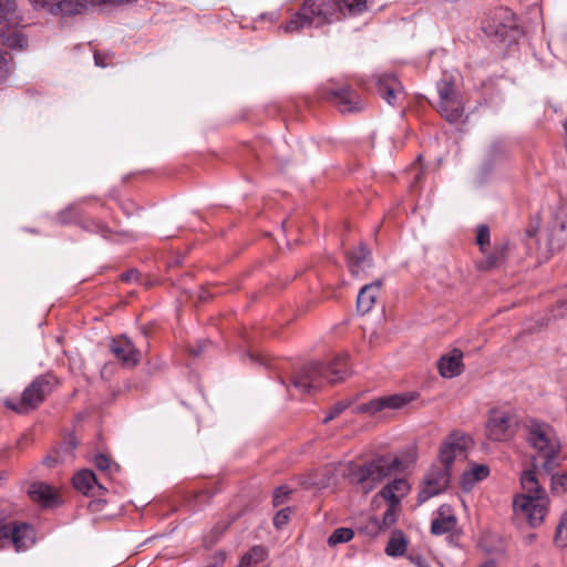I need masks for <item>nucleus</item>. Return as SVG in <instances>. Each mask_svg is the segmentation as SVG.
<instances>
[{
    "label": "nucleus",
    "instance_id": "obj_1",
    "mask_svg": "<svg viewBox=\"0 0 567 567\" xmlns=\"http://www.w3.org/2000/svg\"><path fill=\"white\" fill-rule=\"evenodd\" d=\"M527 441L538 452L534 460V468L525 471L520 484L526 494L517 495L513 501V509L517 517L525 519L529 526L538 527L548 513V497L540 486L536 468L550 473L559 463L560 442L554 430L545 423L532 422L528 426Z\"/></svg>",
    "mask_w": 567,
    "mask_h": 567
},
{
    "label": "nucleus",
    "instance_id": "obj_2",
    "mask_svg": "<svg viewBox=\"0 0 567 567\" xmlns=\"http://www.w3.org/2000/svg\"><path fill=\"white\" fill-rule=\"evenodd\" d=\"M348 372V355L338 354L328 365L312 362L300 367L292 374L290 384L301 394L311 393L320 389L324 381L331 384L342 381Z\"/></svg>",
    "mask_w": 567,
    "mask_h": 567
},
{
    "label": "nucleus",
    "instance_id": "obj_3",
    "mask_svg": "<svg viewBox=\"0 0 567 567\" xmlns=\"http://www.w3.org/2000/svg\"><path fill=\"white\" fill-rule=\"evenodd\" d=\"M339 19L340 12L334 0H305L299 10L280 29L291 33L306 27H323Z\"/></svg>",
    "mask_w": 567,
    "mask_h": 567
},
{
    "label": "nucleus",
    "instance_id": "obj_4",
    "mask_svg": "<svg viewBox=\"0 0 567 567\" xmlns=\"http://www.w3.org/2000/svg\"><path fill=\"white\" fill-rule=\"evenodd\" d=\"M401 461L391 454L380 455L362 464L349 465V480L364 493L374 489L384 478L399 470Z\"/></svg>",
    "mask_w": 567,
    "mask_h": 567
},
{
    "label": "nucleus",
    "instance_id": "obj_5",
    "mask_svg": "<svg viewBox=\"0 0 567 567\" xmlns=\"http://www.w3.org/2000/svg\"><path fill=\"white\" fill-rule=\"evenodd\" d=\"M58 385L59 380L55 375L41 374L24 389L19 400H6L4 404L19 414H27L42 404Z\"/></svg>",
    "mask_w": 567,
    "mask_h": 567
},
{
    "label": "nucleus",
    "instance_id": "obj_6",
    "mask_svg": "<svg viewBox=\"0 0 567 567\" xmlns=\"http://www.w3.org/2000/svg\"><path fill=\"white\" fill-rule=\"evenodd\" d=\"M317 97L332 104L341 113L359 112L364 109L363 100L349 84L338 85L333 81H328L318 87Z\"/></svg>",
    "mask_w": 567,
    "mask_h": 567
},
{
    "label": "nucleus",
    "instance_id": "obj_7",
    "mask_svg": "<svg viewBox=\"0 0 567 567\" xmlns=\"http://www.w3.org/2000/svg\"><path fill=\"white\" fill-rule=\"evenodd\" d=\"M439 100L435 104L437 112L450 123L458 122L464 115L462 96L455 89L451 76H444L437 84Z\"/></svg>",
    "mask_w": 567,
    "mask_h": 567
},
{
    "label": "nucleus",
    "instance_id": "obj_8",
    "mask_svg": "<svg viewBox=\"0 0 567 567\" xmlns=\"http://www.w3.org/2000/svg\"><path fill=\"white\" fill-rule=\"evenodd\" d=\"M35 542L34 529L27 523L4 522L0 518V548L12 545L22 551Z\"/></svg>",
    "mask_w": 567,
    "mask_h": 567
},
{
    "label": "nucleus",
    "instance_id": "obj_9",
    "mask_svg": "<svg viewBox=\"0 0 567 567\" xmlns=\"http://www.w3.org/2000/svg\"><path fill=\"white\" fill-rule=\"evenodd\" d=\"M472 445L473 441L470 436L461 432H452L440 446L439 456L442 467L452 473L453 463L465 460Z\"/></svg>",
    "mask_w": 567,
    "mask_h": 567
},
{
    "label": "nucleus",
    "instance_id": "obj_10",
    "mask_svg": "<svg viewBox=\"0 0 567 567\" xmlns=\"http://www.w3.org/2000/svg\"><path fill=\"white\" fill-rule=\"evenodd\" d=\"M517 420L509 410L494 409L486 424L487 436L493 441H507L514 435Z\"/></svg>",
    "mask_w": 567,
    "mask_h": 567
},
{
    "label": "nucleus",
    "instance_id": "obj_11",
    "mask_svg": "<svg viewBox=\"0 0 567 567\" xmlns=\"http://www.w3.org/2000/svg\"><path fill=\"white\" fill-rule=\"evenodd\" d=\"M452 473L444 467L431 470L424 477L417 495V503L422 504L431 497L439 495L447 487Z\"/></svg>",
    "mask_w": 567,
    "mask_h": 567
},
{
    "label": "nucleus",
    "instance_id": "obj_12",
    "mask_svg": "<svg viewBox=\"0 0 567 567\" xmlns=\"http://www.w3.org/2000/svg\"><path fill=\"white\" fill-rule=\"evenodd\" d=\"M110 351L125 368H133L141 361V351L125 336L115 338L110 343Z\"/></svg>",
    "mask_w": 567,
    "mask_h": 567
},
{
    "label": "nucleus",
    "instance_id": "obj_13",
    "mask_svg": "<svg viewBox=\"0 0 567 567\" xmlns=\"http://www.w3.org/2000/svg\"><path fill=\"white\" fill-rule=\"evenodd\" d=\"M413 400V395L404 394H392L388 396H380L371 400L368 403L362 404L359 410L364 413L374 414L384 409L398 410L403 408L405 404Z\"/></svg>",
    "mask_w": 567,
    "mask_h": 567
},
{
    "label": "nucleus",
    "instance_id": "obj_14",
    "mask_svg": "<svg viewBox=\"0 0 567 567\" xmlns=\"http://www.w3.org/2000/svg\"><path fill=\"white\" fill-rule=\"evenodd\" d=\"M378 94L390 105H395L403 96V87L400 81L392 74H382L377 81Z\"/></svg>",
    "mask_w": 567,
    "mask_h": 567
},
{
    "label": "nucleus",
    "instance_id": "obj_15",
    "mask_svg": "<svg viewBox=\"0 0 567 567\" xmlns=\"http://www.w3.org/2000/svg\"><path fill=\"white\" fill-rule=\"evenodd\" d=\"M463 352L458 349H453L447 354L441 357L437 362L440 374L443 378H454L463 372Z\"/></svg>",
    "mask_w": 567,
    "mask_h": 567
},
{
    "label": "nucleus",
    "instance_id": "obj_16",
    "mask_svg": "<svg viewBox=\"0 0 567 567\" xmlns=\"http://www.w3.org/2000/svg\"><path fill=\"white\" fill-rule=\"evenodd\" d=\"M381 287L382 280L378 279L360 289L357 298V309L360 313L365 315L372 310L379 297Z\"/></svg>",
    "mask_w": 567,
    "mask_h": 567
},
{
    "label": "nucleus",
    "instance_id": "obj_17",
    "mask_svg": "<svg viewBox=\"0 0 567 567\" xmlns=\"http://www.w3.org/2000/svg\"><path fill=\"white\" fill-rule=\"evenodd\" d=\"M456 526V517L452 514L449 505H441L437 511V517L431 523V533L443 535L452 532Z\"/></svg>",
    "mask_w": 567,
    "mask_h": 567
},
{
    "label": "nucleus",
    "instance_id": "obj_18",
    "mask_svg": "<svg viewBox=\"0 0 567 567\" xmlns=\"http://www.w3.org/2000/svg\"><path fill=\"white\" fill-rule=\"evenodd\" d=\"M28 493L33 502L41 504L43 507H51L56 503V491L45 483L39 482L31 484Z\"/></svg>",
    "mask_w": 567,
    "mask_h": 567
},
{
    "label": "nucleus",
    "instance_id": "obj_19",
    "mask_svg": "<svg viewBox=\"0 0 567 567\" xmlns=\"http://www.w3.org/2000/svg\"><path fill=\"white\" fill-rule=\"evenodd\" d=\"M371 265V254L365 246L360 245L348 252V266L353 276H359L365 268H370Z\"/></svg>",
    "mask_w": 567,
    "mask_h": 567
},
{
    "label": "nucleus",
    "instance_id": "obj_20",
    "mask_svg": "<svg viewBox=\"0 0 567 567\" xmlns=\"http://www.w3.org/2000/svg\"><path fill=\"white\" fill-rule=\"evenodd\" d=\"M74 487L85 494L95 495L96 491L103 489L102 485L97 483L96 476L91 470H82L73 476Z\"/></svg>",
    "mask_w": 567,
    "mask_h": 567
},
{
    "label": "nucleus",
    "instance_id": "obj_21",
    "mask_svg": "<svg viewBox=\"0 0 567 567\" xmlns=\"http://www.w3.org/2000/svg\"><path fill=\"white\" fill-rule=\"evenodd\" d=\"M410 491L409 483L403 480H394L393 482L385 485L379 494L375 496H380L386 502L396 503L401 505V498L408 494Z\"/></svg>",
    "mask_w": 567,
    "mask_h": 567
},
{
    "label": "nucleus",
    "instance_id": "obj_22",
    "mask_svg": "<svg viewBox=\"0 0 567 567\" xmlns=\"http://www.w3.org/2000/svg\"><path fill=\"white\" fill-rule=\"evenodd\" d=\"M489 475V468L485 464H474L468 471L464 472L461 478L463 491H471L477 482L485 480Z\"/></svg>",
    "mask_w": 567,
    "mask_h": 567
},
{
    "label": "nucleus",
    "instance_id": "obj_23",
    "mask_svg": "<svg viewBox=\"0 0 567 567\" xmlns=\"http://www.w3.org/2000/svg\"><path fill=\"white\" fill-rule=\"evenodd\" d=\"M268 557V550L261 545L251 547L240 559L238 567H255Z\"/></svg>",
    "mask_w": 567,
    "mask_h": 567
},
{
    "label": "nucleus",
    "instance_id": "obj_24",
    "mask_svg": "<svg viewBox=\"0 0 567 567\" xmlns=\"http://www.w3.org/2000/svg\"><path fill=\"white\" fill-rule=\"evenodd\" d=\"M408 542L401 530H395L392 533L386 547L385 554L388 556L398 557L402 556L406 550Z\"/></svg>",
    "mask_w": 567,
    "mask_h": 567
},
{
    "label": "nucleus",
    "instance_id": "obj_25",
    "mask_svg": "<svg viewBox=\"0 0 567 567\" xmlns=\"http://www.w3.org/2000/svg\"><path fill=\"white\" fill-rule=\"evenodd\" d=\"M95 0H61L58 8L62 14L73 16L82 13L89 4H93Z\"/></svg>",
    "mask_w": 567,
    "mask_h": 567
},
{
    "label": "nucleus",
    "instance_id": "obj_26",
    "mask_svg": "<svg viewBox=\"0 0 567 567\" xmlns=\"http://www.w3.org/2000/svg\"><path fill=\"white\" fill-rule=\"evenodd\" d=\"M20 16L14 0H0V23L18 24Z\"/></svg>",
    "mask_w": 567,
    "mask_h": 567
},
{
    "label": "nucleus",
    "instance_id": "obj_27",
    "mask_svg": "<svg viewBox=\"0 0 567 567\" xmlns=\"http://www.w3.org/2000/svg\"><path fill=\"white\" fill-rule=\"evenodd\" d=\"M2 44L8 49H23L27 44L25 38L16 29L8 28L1 32Z\"/></svg>",
    "mask_w": 567,
    "mask_h": 567
},
{
    "label": "nucleus",
    "instance_id": "obj_28",
    "mask_svg": "<svg viewBox=\"0 0 567 567\" xmlns=\"http://www.w3.org/2000/svg\"><path fill=\"white\" fill-rule=\"evenodd\" d=\"M80 226L89 233L101 235L103 238H109L110 235L112 234V230L110 229V227L106 224H104L102 221H97L92 218L83 219L80 223Z\"/></svg>",
    "mask_w": 567,
    "mask_h": 567
},
{
    "label": "nucleus",
    "instance_id": "obj_29",
    "mask_svg": "<svg viewBox=\"0 0 567 567\" xmlns=\"http://www.w3.org/2000/svg\"><path fill=\"white\" fill-rule=\"evenodd\" d=\"M338 4L340 14L347 10L350 14H358L368 8L370 0H334Z\"/></svg>",
    "mask_w": 567,
    "mask_h": 567
},
{
    "label": "nucleus",
    "instance_id": "obj_30",
    "mask_svg": "<svg viewBox=\"0 0 567 567\" xmlns=\"http://www.w3.org/2000/svg\"><path fill=\"white\" fill-rule=\"evenodd\" d=\"M400 512V504L388 502V508L383 514L382 520H380L383 532L389 529L396 522Z\"/></svg>",
    "mask_w": 567,
    "mask_h": 567
},
{
    "label": "nucleus",
    "instance_id": "obj_31",
    "mask_svg": "<svg viewBox=\"0 0 567 567\" xmlns=\"http://www.w3.org/2000/svg\"><path fill=\"white\" fill-rule=\"evenodd\" d=\"M554 543L558 547H567V509L563 513L560 520L556 527Z\"/></svg>",
    "mask_w": 567,
    "mask_h": 567
},
{
    "label": "nucleus",
    "instance_id": "obj_32",
    "mask_svg": "<svg viewBox=\"0 0 567 567\" xmlns=\"http://www.w3.org/2000/svg\"><path fill=\"white\" fill-rule=\"evenodd\" d=\"M505 249L495 248L486 258L480 264L482 270H488L497 267L504 259Z\"/></svg>",
    "mask_w": 567,
    "mask_h": 567
},
{
    "label": "nucleus",
    "instance_id": "obj_33",
    "mask_svg": "<svg viewBox=\"0 0 567 567\" xmlns=\"http://www.w3.org/2000/svg\"><path fill=\"white\" fill-rule=\"evenodd\" d=\"M353 530L351 528L340 527L337 528L328 538L330 546L347 543L353 538Z\"/></svg>",
    "mask_w": 567,
    "mask_h": 567
},
{
    "label": "nucleus",
    "instance_id": "obj_34",
    "mask_svg": "<svg viewBox=\"0 0 567 567\" xmlns=\"http://www.w3.org/2000/svg\"><path fill=\"white\" fill-rule=\"evenodd\" d=\"M231 523L233 519L217 522L215 526L212 528L209 535L206 537V543H208L209 546L216 544Z\"/></svg>",
    "mask_w": 567,
    "mask_h": 567
},
{
    "label": "nucleus",
    "instance_id": "obj_35",
    "mask_svg": "<svg viewBox=\"0 0 567 567\" xmlns=\"http://www.w3.org/2000/svg\"><path fill=\"white\" fill-rule=\"evenodd\" d=\"M11 54L0 50V84L9 78L11 73Z\"/></svg>",
    "mask_w": 567,
    "mask_h": 567
},
{
    "label": "nucleus",
    "instance_id": "obj_36",
    "mask_svg": "<svg viewBox=\"0 0 567 567\" xmlns=\"http://www.w3.org/2000/svg\"><path fill=\"white\" fill-rule=\"evenodd\" d=\"M76 447L74 440H69L54 450H60L59 454H55L60 458V463L69 462L73 458V452Z\"/></svg>",
    "mask_w": 567,
    "mask_h": 567
},
{
    "label": "nucleus",
    "instance_id": "obj_37",
    "mask_svg": "<svg viewBox=\"0 0 567 567\" xmlns=\"http://www.w3.org/2000/svg\"><path fill=\"white\" fill-rule=\"evenodd\" d=\"M361 530L371 537H375L383 532L380 520L373 516L367 519L364 525L361 527Z\"/></svg>",
    "mask_w": 567,
    "mask_h": 567
},
{
    "label": "nucleus",
    "instance_id": "obj_38",
    "mask_svg": "<svg viewBox=\"0 0 567 567\" xmlns=\"http://www.w3.org/2000/svg\"><path fill=\"white\" fill-rule=\"evenodd\" d=\"M550 489H551V493L558 494V495L567 492V473L554 475L551 477Z\"/></svg>",
    "mask_w": 567,
    "mask_h": 567
},
{
    "label": "nucleus",
    "instance_id": "obj_39",
    "mask_svg": "<svg viewBox=\"0 0 567 567\" xmlns=\"http://www.w3.org/2000/svg\"><path fill=\"white\" fill-rule=\"evenodd\" d=\"M350 403L344 401L337 402L326 414L323 423L327 424L349 408Z\"/></svg>",
    "mask_w": 567,
    "mask_h": 567
},
{
    "label": "nucleus",
    "instance_id": "obj_40",
    "mask_svg": "<svg viewBox=\"0 0 567 567\" xmlns=\"http://www.w3.org/2000/svg\"><path fill=\"white\" fill-rule=\"evenodd\" d=\"M476 243L482 251L489 245V228L486 225L478 226Z\"/></svg>",
    "mask_w": 567,
    "mask_h": 567
},
{
    "label": "nucleus",
    "instance_id": "obj_41",
    "mask_svg": "<svg viewBox=\"0 0 567 567\" xmlns=\"http://www.w3.org/2000/svg\"><path fill=\"white\" fill-rule=\"evenodd\" d=\"M113 58H114V53H112L110 51H106V52L95 51L94 52L95 65H97L100 68H106L107 65H110Z\"/></svg>",
    "mask_w": 567,
    "mask_h": 567
},
{
    "label": "nucleus",
    "instance_id": "obj_42",
    "mask_svg": "<svg viewBox=\"0 0 567 567\" xmlns=\"http://www.w3.org/2000/svg\"><path fill=\"white\" fill-rule=\"evenodd\" d=\"M290 493L291 491L287 486L277 487L274 492V505H282L287 501Z\"/></svg>",
    "mask_w": 567,
    "mask_h": 567
},
{
    "label": "nucleus",
    "instance_id": "obj_43",
    "mask_svg": "<svg viewBox=\"0 0 567 567\" xmlns=\"http://www.w3.org/2000/svg\"><path fill=\"white\" fill-rule=\"evenodd\" d=\"M289 520V508L279 511L274 517V525L276 528H282Z\"/></svg>",
    "mask_w": 567,
    "mask_h": 567
},
{
    "label": "nucleus",
    "instance_id": "obj_44",
    "mask_svg": "<svg viewBox=\"0 0 567 567\" xmlns=\"http://www.w3.org/2000/svg\"><path fill=\"white\" fill-rule=\"evenodd\" d=\"M94 465L100 471H106L111 466V460L106 455H104V454H99L94 458Z\"/></svg>",
    "mask_w": 567,
    "mask_h": 567
},
{
    "label": "nucleus",
    "instance_id": "obj_45",
    "mask_svg": "<svg viewBox=\"0 0 567 567\" xmlns=\"http://www.w3.org/2000/svg\"><path fill=\"white\" fill-rule=\"evenodd\" d=\"M60 453V450H52L44 458V464L48 466V467H53L58 464H60V458L55 455V454H59Z\"/></svg>",
    "mask_w": 567,
    "mask_h": 567
},
{
    "label": "nucleus",
    "instance_id": "obj_46",
    "mask_svg": "<svg viewBox=\"0 0 567 567\" xmlns=\"http://www.w3.org/2000/svg\"><path fill=\"white\" fill-rule=\"evenodd\" d=\"M207 344H208V341L203 340V341H200V342L198 343V347H197V348L192 347V348H189V349H188V351H189V353H190L192 355L197 357V355H199V354L204 351V348H205Z\"/></svg>",
    "mask_w": 567,
    "mask_h": 567
},
{
    "label": "nucleus",
    "instance_id": "obj_47",
    "mask_svg": "<svg viewBox=\"0 0 567 567\" xmlns=\"http://www.w3.org/2000/svg\"><path fill=\"white\" fill-rule=\"evenodd\" d=\"M137 277H138V271L135 269H132V270H128L127 272L123 274L121 276V279L123 281H132V280H136Z\"/></svg>",
    "mask_w": 567,
    "mask_h": 567
},
{
    "label": "nucleus",
    "instance_id": "obj_48",
    "mask_svg": "<svg viewBox=\"0 0 567 567\" xmlns=\"http://www.w3.org/2000/svg\"><path fill=\"white\" fill-rule=\"evenodd\" d=\"M409 559L417 567H430L425 559L421 556H409Z\"/></svg>",
    "mask_w": 567,
    "mask_h": 567
},
{
    "label": "nucleus",
    "instance_id": "obj_49",
    "mask_svg": "<svg viewBox=\"0 0 567 567\" xmlns=\"http://www.w3.org/2000/svg\"><path fill=\"white\" fill-rule=\"evenodd\" d=\"M136 0H102L103 3H107V4H120V6H123V4H130V3H133L135 2Z\"/></svg>",
    "mask_w": 567,
    "mask_h": 567
},
{
    "label": "nucleus",
    "instance_id": "obj_50",
    "mask_svg": "<svg viewBox=\"0 0 567 567\" xmlns=\"http://www.w3.org/2000/svg\"><path fill=\"white\" fill-rule=\"evenodd\" d=\"M535 539H536V534H534V533L528 534V535H526V536L524 537V542H525V544H527V545L533 544V543L535 542Z\"/></svg>",
    "mask_w": 567,
    "mask_h": 567
},
{
    "label": "nucleus",
    "instance_id": "obj_51",
    "mask_svg": "<svg viewBox=\"0 0 567 567\" xmlns=\"http://www.w3.org/2000/svg\"><path fill=\"white\" fill-rule=\"evenodd\" d=\"M71 210H66L60 214L59 218L62 223H66V219L64 218L65 215L70 214Z\"/></svg>",
    "mask_w": 567,
    "mask_h": 567
},
{
    "label": "nucleus",
    "instance_id": "obj_52",
    "mask_svg": "<svg viewBox=\"0 0 567 567\" xmlns=\"http://www.w3.org/2000/svg\"><path fill=\"white\" fill-rule=\"evenodd\" d=\"M481 567H496V566L493 561H488V563L482 565Z\"/></svg>",
    "mask_w": 567,
    "mask_h": 567
},
{
    "label": "nucleus",
    "instance_id": "obj_53",
    "mask_svg": "<svg viewBox=\"0 0 567 567\" xmlns=\"http://www.w3.org/2000/svg\"><path fill=\"white\" fill-rule=\"evenodd\" d=\"M560 228H561L563 230H566V229H567V220H565V221H563V223L560 224Z\"/></svg>",
    "mask_w": 567,
    "mask_h": 567
}]
</instances>
